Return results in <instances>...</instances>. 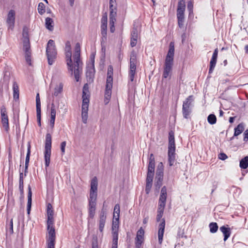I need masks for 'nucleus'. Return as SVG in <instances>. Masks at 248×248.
I'll use <instances>...</instances> for the list:
<instances>
[{"mask_svg":"<svg viewBox=\"0 0 248 248\" xmlns=\"http://www.w3.org/2000/svg\"><path fill=\"white\" fill-rule=\"evenodd\" d=\"M68 70L71 76L74 75L76 81H78L82 72V62L80 60V46L79 43L76 44L73 55L74 63L72 60V52L65 51Z\"/></svg>","mask_w":248,"mask_h":248,"instance_id":"obj_1","label":"nucleus"},{"mask_svg":"<svg viewBox=\"0 0 248 248\" xmlns=\"http://www.w3.org/2000/svg\"><path fill=\"white\" fill-rule=\"evenodd\" d=\"M174 54V46L173 42H170L169 45V49L165 60L164 70L162 77L166 78L169 77L171 72L173 65Z\"/></svg>","mask_w":248,"mask_h":248,"instance_id":"obj_2","label":"nucleus"},{"mask_svg":"<svg viewBox=\"0 0 248 248\" xmlns=\"http://www.w3.org/2000/svg\"><path fill=\"white\" fill-rule=\"evenodd\" d=\"M113 67L111 65H109L108 67L107 78L105 92L104 102L106 104L108 103L111 96L113 86Z\"/></svg>","mask_w":248,"mask_h":248,"instance_id":"obj_3","label":"nucleus"},{"mask_svg":"<svg viewBox=\"0 0 248 248\" xmlns=\"http://www.w3.org/2000/svg\"><path fill=\"white\" fill-rule=\"evenodd\" d=\"M46 53L47 55L48 63L49 65H52L55 59L56 58L57 50L54 41L52 40H49L47 44L46 48Z\"/></svg>","mask_w":248,"mask_h":248,"instance_id":"obj_4","label":"nucleus"},{"mask_svg":"<svg viewBox=\"0 0 248 248\" xmlns=\"http://www.w3.org/2000/svg\"><path fill=\"white\" fill-rule=\"evenodd\" d=\"M51 136L49 133H47L46 136L45 140V165L47 167L50 163V158L51 155Z\"/></svg>","mask_w":248,"mask_h":248,"instance_id":"obj_5","label":"nucleus"},{"mask_svg":"<svg viewBox=\"0 0 248 248\" xmlns=\"http://www.w3.org/2000/svg\"><path fill=\"white\" fill-rule=\"evenodd\" d=\"M193 96L190 95L184 101L182 108V112L185 118L187 119L188 116L191 112V108L193 106Z\"/></svg>","mask_w":248,"mask_h":248,"instance_id":"obj_6","label":"nucleus"},{"mask_svg":"<svg viewBox=\"0 0 248 248\" xmlns=\"http://www.w3.org/2000/svg\"><path fill=\"white\" fill-rule=\"evenodd\" d=\"M130 60V70L129 72V76L130 80L131 82L134 81L135 75L136 74L137 57L134 52L131 53Z\"/></svg>","mask_w":248,"mask_h":248,"instance_id":"obj_7","label":"nucleus"},{"mask_svg":"<svg viewBox=\"0 0 248 248\" xmlns=\"http://www.w3.org/2000/svg\"><path fill=\"white\" fill-rule=\"evenodd\" d=\"M96 199L89 198L88 204V217L93 218L95 214Z\"/></svg>","mask_w":248,"mask_h":248,"instance_id":"obj_8","label":"nucleus"},{"mask_svg":"<svg viewBox=\"0 0 248 248\" xmlns=\"http://www.w3.org/2000/svg\"><path fill=\"white\" fill-rule=\"evenodd\" d=\"M98 186V181L96 177H94L91 181V189L90 192V198L93 199L97 198V191Z\"/></svg>","mask_w":248,"mask_h":248,"instance_id":"obj_9","label":"nucleus"},{"mask_svg":"<svg viewBox=\"0 0 248 248\" xmlns=\"http://www.w3.org/2000/svg\"><path fill=\"white\" fill-rule=\"evenodd\" d=\"M23 49H30V43L29 37V30L26 27H24L22 31Z\"/></svg>","mask_w":248,"mask_h":248,"instance_id":"obj_10","label":"nucleus"},{"mask_svg":"<svg viewBox=\"0 0 248 248\" xmlns=\"http://www.w3.org/2000/svg\"><path fill=\"white\" fill-rule=\"evenodd\" d=\"M109 19H116L117 15V4L116 0H109Z\"/></svg>","mask_w":248,"mask_h":248,"instance_id":"obj_11","label":"nucleus"},{"mask_svg":"<svg viewBox=\"0 0 248 248\" xmlns=\"http://www.w3.org/2000/svg\"><path fill=\"white\" fill-rule=\"evenodd\" d=\"M15 22V12L14 10H10L8 14L6 19V23L8 26V28L13 30L14 27Z\"/></svg>","mask_w":248,"mask_h":248,"instance_id":"obj_12","label":"nucleus"},{"mask_svg":"<svg viewBox=\"0 0 248 248\" xmlns=\"http://www.w3.org/2000/svg\"><path fill=\"white\" fill-rule=\"evenodd\" d=\"M1 117L3 127L4 128L5 131L8 132L9 130L8 118L7 115L6 110L4 108L1 109Z\"/></svg>","mask_w":248,"mask_h":248,"instance_id":"obj_13","label":"nucleus"},{"mask_svg":"<svg viewBox=\"0 0 248 248\" xmlns=\"http://www.w3.org/2000/svg\"><path fill=\"white\" fill-rule=\"evenodd\" d=\"M47 228L48 233V241H55L56 239L55 231L53 227V222H47Z\"/></svg>","mask_w":248,"mask_h":248,"instance_id":"obj_14","label":"nucleus"},{"mask_svg":"<svg viewBox=\"0 0 248 248\" xmlns=\"http://www.w3.org/2000/svg\"><path fill=\"white\" fill-rule=\"evenodd\" d=\"M175 148H168V161L170 166L173 165L175 161Z\"/></svg>","mask_w":248,"mask_h":248,"instance_id":"obj_15","label":"nucleus"},{"mask_svg":"<svg viewBox=\"0 0 248 248\" xmlns=\"http://www.w3.org/2000/svg\"><path fill=\"white\" fill-rule=\"evenodd\" d=\"M165 222V220L163 219L162 221L159 225L158 231V242L159 244H161L163 241V235L164 232Z\"/></svg>","mask_w":248,"mask_h":248,"instance_id":"obj_16","label":"nucleus"},{"mask_svg":"<svg viewBox=\"0 0 248 248\" xmlns=\"http://www.w3.org/2000/svg\"><path fill=\"white\" fill-rule=\"evenodd\" d=\"M105 202H104L102 208L99 214V223H105L106 220L107 207L105 206Z\"/></svg>","mask_w":248,"mask_h":248,"instance_id":"obj_17","label":"nucleus"},{"mask_svg":"<svg viewBox=\"0 0 248 248\" xmlns=\"http://www.w3.org/2000/svg\"><path fill=\"white\" fill-rule=\"evenodd\" d=\"M86 84L85 85L83 89V95H82V105H86L89 106V94L87 93L88 92V89L86 88Z\"/></svg>","mask_w":248,"mask_h":248,"instance_id":"obj_18","label":"nucleus"},{"mask_svg":"<svg viewBox=\"0 0 248 248\" xmlns=\"http://www.w3.org/2000/svg\"><path fill=\"white\" fill-rule=\"evenodd\" d=\"M220 231L224 235V241H226L231 235V230L228 225L222 226L219 228Z\"/></svg>","mask_w":248,"mask_h":248,"instance_id":"obj_19","label":"nucleus"},{"mask_svg":"<svg viewBox=\"0 0 248 248\" xmlns=\"http://www.w3.org/2000/svg\"><path fill=\"white\" fill-rule=\"evenodd\" d=\"M53 210L52 206L50 203H48L47 205V222H53Z\"/></svg>","mask_w":248,"mask_h":248,"instance_id":"obj_20","label":"nucleus"},{"mask_svg":"<svg viewBox=\"0 0 248 248\" xmlns=\"http://www.w3.org/2000/svg\"><path fill=\"white\" fill-rule=\"evenodd\" d=\"M63 84L62 82L59 83L57 84L52 93V95L54 96H58L60 94L62 93L63 92Z\"/></svg>","mask_w":248,"mask_h":248,"instance_id":"obj_21","label":"nucleus"},{"mask_svg":"<svg viewBox=\"0 0 248 248\" xmlns=\"http://www.w3.org/2000/svg\"><path fill=\"white\" fill-rule=\"evenodd\" d=\"M88 107L89 106H86L85 105H82L81 116L84 124H86L87 122Z\"/></svg>","mask_w":248,"mask_h":248,"instance_id":"obj_22","label":"nucleus"},{"mask_svg":"<svg viewBox=\"0 0 248 248\" xmlns=\"http://www.w3.org/2000/svg\"><path fill=\"white\" fill-rule=\"evenodd\" d=\"M186 7L184 6L182 3L180 4V6L178 5L177 9V18H184V12L185 11Z\"/></svg>","mask_w":248,"mask_h":248,"instance_id":"obj_23","label":"nucleus"},{"mask_svg":"<svg viewBox=\"0 0 248 248\" xmlns=\"http://www.w3.org/2000/svg\"><path fill=\"white\" fill-rule=\"evenodd\" d=\"M168 148H175L174 134L172 131L169 133V146Z\"/></svg>","mask_w":248,"mask_h":248,"instance_id":"obj_24","label":"nucleus"},{"mask_svg":"<svg viewBox=\"0 0 248 248\" xmlns=\"http://www.w3.org/2000/svg\"><path fill=\"white\" fill-rule=\"evenodd\" d=\"M13 97L15 100L19 99V87L16 81L13 82Z\"/></svg>","mask_w":248,"mask_h":248,"instance_id":"obj_25","label":"nucleus"},{"mask_svg":"<svg viewBox=\"0 0 248 248\" xmlns=\"http://www.w3.org/2000/svg\"><path fill=\"white\" fill-rule=\"evenodd\" d=\"M245 129V124L241 123L239 124L235 128L234 136H237L241 134Z\"/></svg>","mask_w":248,"mask_h":248,"instance_id":"obj_26","label":"nucleus"},{"mask_svg":"<svg viewBox=\"0 0 248 248\" xmlns=\"http://www.w3.org/2000/svg\"><path fill=\"white\" fill-rule=\"evenodd\" d=\"M163 179V174H161V173L159 174H156L155 178V186L159 188L160 186H162V181Z\"/></svg>","mask_w":248,"mask_h":248,"instance_id":"obj_27","label":"nucleus"},{"mask_svg":"<svg viewBox=\"0 0 248 248\" xmlns=\"http://www.w3.org/2000/svg\"><path fill=\"white\" fill-rule=\"evenodd\" d=\"M120 212V205L119 204H116L114 206L113 212V219L116 221H119V220Z\"/></svg>","mask_w":248,"mask_h":248,"instance_id":"obj_28","label":"nucleus"},{"mask_svg":"<svg viewBox=\"0 0 248 248\" xmlns=\"http://www.w3.org/2000/svg\"><path fill=\"white\" fill-rule=\"evenodd\" d=\"M112 244L111 248H118V232H112Z\"/></svg>","mask_w":248,"mask_h":248,"instance_id":"obj_29","label":"nucleus"},{"mask_svg":"<svg viewBox=\"0 0 248 248\" xmlns=\"http://www.w3.org/2000/svg\"><path fill=\"white\" fill-rule=\"evenodd\" d=\"M217 56L212 55L211 60L210 62V68L209 70V73H211L213 72V69H214L217 60Z\"/></svg>","mask_w":248,"mask_h":248,"instance_id":"obj_30","label":"nucleus"},{"mask_svg":"<svg viewBox=\"0 0 248 248\" xmlns=\"http://www.w3.org/2000/svg\"><path fill=\"white\" fill-rule=\"evenodd\" d=\"M53 21L52 18L47 17L46 18V27L48 30L52 31L53 30V25H52Z\"/></svg>","mask_w":248,"mask_h":248,"instance_id":"obj_31","label":"nucleus"},{"mask_svg":"<svg viewBox=\"0 0 248 248\" xmlns=\"http://www.w3.org/2000/svg\"><path fill=\"white\" fill-rule=\"evenodd\" d=\"M135 245L136 248H140L144 241V236L137 235L135 239Z\"/></svg>","mask_w":248,"mask_h":248,"instance_id":"obj_32","label":"nucleus"},{"mask_svg":"<svg viewBox=\"0 0 248 248\" xmlns=\"http://www.w3.org/2000/svg\"><path fill=\"white\" fill-rule=\"evenodd\" d=\"M240 167L243 169H246L248 167V156H245L240 161Z\"/></svg>","mask_w":248,"mask_h":248,"instance_id":"obj_33","label":"nucleus"},{"mask_svg":"<svg viewBox=\"0 0 248 248\" xmlns=\"http://www.w3.org/2000/svg\"><path fill=\"white\" fill-rule=\"evenodd\" d=\"M165 207H163L161 205H158L157 209V215L156 216V220L159 221L163 216L164 209Z\"/></svg>","mask_w":248,"mask_h":248,"instance_id":"obj_34","label":"nucleus"},{"mask_svg":"<svg viewBox=\"0 0 248 248\" xmlns=\"http://www.w3.org/2000/svg\"><path fill=\"white\" fill-rule=\"evenodd\" d=\"M209 227L210 229V232L212 233L216 232L218 228V225L216 222L210 223L209 225Z\"/></svg>","mask_w":248,"mask_h":248,"instance_id":"obj_35","label":"nucleus"},{"mask_svg":"<svg viewBox=\"0 0 248 248\" xmlns=\"http://www.w3.org/2000/svg\"><path fill=\"white\" fill-rule=\"evenodd\" d=\"M208 122L211 124H214L216 123L217 118L214 114H210L207 117Z\"/></svg>","mask_w":248,"mask_h":248,"instance_id":"obj_36","label":"nucleus"},{"mask_svg":"<svg viewBox=\"0 0 248 248\" xmlns=\"http://www.w3.org/2000/svg\"><path fill=\"white\" fill-rule=\"evenodd\" d=\"M37 9H38V13L40 15L44 14L46 12L45 6L43 2H40L38 4Z\"/></svg>","mask_w":248,"mask_h":248,"instance_id":"obj_37","label":"nucleus"},{"mask_svg":"<svg viewBox=\"0 0 248 248\" xmlns=\"http://www.w3.org/2000/svg\"><path fill=\"white\" fill-rule=\"evenodd\" d=\"M30 49H24V50L25 51V57H26V60L27 63L31 65V53L29 51Z\"/></svg>","mask_w":248,"mask_h":248,"instance_id":"obj_38","label":"nucleus"},{"mask_svg":"<svg viewBox=\"0 0 248 248\" xmlns=\"http://www.w3.org/2000/svg\"><path fill=\"white\" fill-rule=\"evenodd\" d=\"M101 34L103 38H107V25H101Z\"/></svg>","mask_w":248,"mask_h":248,"instance_id":"obj_39","label":"nucleus"},{"mask_svg":"<svg viewBox=\"0 0 248 248\" xmlns=\"http://www.w3.org/2000/svg\"><path fill=\"white\" fill-rule=\"evenodd\" d=\"M131 37L137 39L138 38V30L137 27H136L135 25H134L132 31H131Z\"/></svg>","mask_w":248,"mask_h":248,"instance_id":"obj_40","label":"nucleus"},{"mask_svg":"<svg viewBox=\"0 0 248 248\" xmlns=\"http://www.w3.org/2000/svg\"><path fill=\"white\" fill-rule=\"evenodd\" d=\"M36 110H41V101L39 93H37L36 96Z\"/></svg>","mask_w":248,"mask_h":248,"instance_id":"obj_41","label":"nucleus"},{"mask_svg":"<svg viewBox=\"0 0 248 248\" xmlns=\"http://www.w3.org/2000/svg\"><path fill=\"white\" fill-rule=\"evenodd\" d=\"M30 154H31V145H30V143L29 142L28 145L27 153L26 160H25V164H29V161H30Z\"/></svg>","mask_w":248,"mask_h":248,"instance_id":"obj_42","label":"nucleus"},{"mask_svg":"<svg viewBox=\"0 0 248 248\" xmlns=\"http://www.w3.org/2000/svg\"><path fill=\"white\" fill-rule=\"evenodd\" d=\"M119 228V221L113 219L112 230V232H118Z\"/></svg>","mask_w":248,"mask_h":248,"instance_id":"obj_43","label":"nucleus"},{"mask_svg":"<svg viewBox=\"0 0 248 248\" xmlns=\"http://www.w3.org/2000/svg\"><path fill=\"white\" fill-rule=\"evenodd\" d=\"M166 198L163 197L162 195H160L158 205H161L163 207H165L166 205Z\"/></svg>","mask_w":248,"mask_h":248,"instance_id":"obj_44","label":"nucleus"},{"mask_svg":"<svg viewBox=\"0 0 248 248\" xmlns=\"http://www.w3.org/2000/svg\"><path fill=\"white\" fill-rule=\"evenodd\" d=\"M116 19H109L110 31L113 33L115 31L114 24Z\"/></svg>","mask_w":248,"mask_h":248,"instance_id":"obj_45","label":"nucleus"},{"mask_svg":"<svg viewBox=\"0 0 248 248\" xmlns=\"http://www.w3.org/2000/svg\"><path fill=\"white\" fill-rule=\"evenodd\" d=\"M154 175V172H150L148 171L146 178V182H152Z\"/></svg>","mask_w":248,"mask_h":248,"instance_id":"obj_46","label":"nucleus"},{"mask_svg":"<svg viewBox=\"0 0 248 248\" xmlns=\"http://www.w3.org/2000/svg\"><path fill=\"white\" fill-rule=\"evenodd\" d=\"M155 162H149L148 165V171L154 172Z\"/></svg>","mask_w":248,"mask_h":248,"instance_id":"obj_47","label":"nucleus"},{"mask_svg":"<svg viewBox=\"0 0 248 248\" xmlns=\"http://www.w3.org/2000/svg\"><path fill=\"white\" fill-rule=\"evenodd\" d=\"M152 186V182H146V187H145V192H146V194L149 193V192L151 190Z\"/></svg>","mask_w":248,"mask_h":248,"instance_id":"obj_48","label":"nucleus"},{"mask_svg":"<svg viewBox=\"0 0 248 248\" xmlns=\"http://www.w3.org/2000/svg\"><path fill=\"white\" fill-rule=\"evenodd\" d=\"M161 173V174H163V166L162 163H160L157 167V169L156 170V174H159Z\"/></svg>","mask_w":248,"mask_h":248,"instance_id":"obj_49","label":"nucleus"},{"mask_svg":"<svg viewBox=\"0 0 248 248\" xmlns=\"http://www.w3.org/2000/svg\"><path fill=\"white\" fill-rule=\"evenodd\" d=\"M92 248H98L97 239L95 237H93V239Z\"/></svg>","mask_w":248,"mask_h":248,"instance_id":"obj_50","label":"nucleus"},{"mask_svg":"<svg viewBox=\"0 0 248 248\" xmlns=\"http://www.w3.org/2000/svg\"><path fill=\"white\" fill-rule=\"evenodd\" d=\"M56 110L54 104H51V111H50V117H56Z\"/></svg>","mask_w":248,"mask_h":248,"instance_id":"obj_51","label":"nucleus"},{"mask_svg":"<svg viewBox=\"0 0 248 248\" xmlns=\"http://www.w3.org/2000/svg\"><path fill=\"white\" fill-rule=\"evenodd\" d=\"M41 110H36L37 120L39 126H41Z\"/></svg>","mask_w":248,"mask_h":248,"instance_id":"obj_52","label":"nucleus"},{"mask_svg":"<svg viewBox=\"0 0 248 248\" xmlns=\"http://www.w3.org/2000/svg\"><path fill=\"white\" fill-rule=\"evenodd\" d=\"M66 141H63L61 144V150L62 152V155H63L65 153V148L66 146Z\"/></svg>","mask_w":248,"mask_h":248,"instance_id":"obj_53","label":"nucleus"},{"mask_svg":"<svg viewBox=\"0 0 248 248\" xmlns=\"http://www.w3.org/2000/svg\"><path fill=\"white\" fill-rule=\"evenodd\" d=\"M160 195H162L163 197H166L167 198V188L165 186H164L162 188Z\"/></svg>","mask_w":248,"mask_h":248,"instance_id":"obj_54","label":"nucleus"},{"mask_svg":"<svg viewBox=\"0 0 248 248\" xmlns=\"http://www.w3.org/2000/svg\"><path fill=\"white\" fill-rule=\"evenodd\" d=\"M31 205V198H28V203H27V212L29 214Z\"/></svg>","mask_w":248,"mask_h":248,"instance_id":"obj_55","label":"nucleus"},{"mask_svg":"<svg viewBox=\"0 0 248 248\" xmlns=\"http://www.w3.org/2000/svg\"><path fill=\"white\" fill-rule=\"evenodd\" d=\"M108 18L107 16H103L101 19V25H107Z\"/></svg>","mask_w":248,"mask_h":248,"instance_id":"obj_56","label":"nucleus"},{"mask_svg":"<svg viewBox=\"0 0 248 248\" xmlns=\"http://www.w3.org/2000/svg\"><path fill=\"white\" fill-rule=\"evenodd\" d=\"M19 188L21 194L23 193L24 192V181H19Z\"/></svg>","mask_w":248,"mask_h":248,"instance_id":"obj_57","label":"nucleus"},{"mask_svg":"<svg viewBox=\"0 0 248 248\" xmlns=\"http://www.w3.org/2000/svg\"><path fill=\"white\" fill-rule=\"evenodd\" d=\"M65 51H71V44L69 41H67L65 43Z\"/></svg>","mask_w":248,"mask_h":248,"instance_id":"obj_58","label":"nucleus"},{"mask_svg":"<svg viewBox=\"0 0 248 248\" xmlns=\"http://www.w3.org/2000/svg\"><path fill=\"white\" fill-rule=\"evenodd\" d=\"M137 39L131 37L130 46L131 47L136 46L137 43Z\"/></svg>","mask_w":248,"mask_h":248,"instance_id":"obj_59","label":"nucleus"},{"mask_svg":"<svg viewBox=\"0 0 248 248\" xmlns=\"http://www.w3.org/2000/svg\"><path fill=\"white\" fill-rule=\"evenodd\" d=\"M144 231L142 227H140L137 232V235L144 236Z\"/></svg>","mask_w":248,"mask_h":248,"instance_id":"obj_60","label":"nucleus"},{"mask_svg":"<svg viewBox=\"0 0 248 248\" xmlns=\"http://www.w3.org/2000/svg\"><path fill=\"white\" fill-rule=\"evenodd\" d=\"M178 24L180 28H183L184 26V18H177Z\"/></svg>","mask_w":248,"mask_h":248,"instance_id":"obj_61","label":"nucleus"},{"mask_svg":"<svg viewBox=\"0 0 248 248\" xmlns=\"http://www.w3.org/2000/svg\"><path fill=\"white\" fill-rule=\"evenodd\" d=\"M228 157L227 155L224 153H220L218 155V158L222 160H224Z\"/></svg>","mask_w":248,"mask_h":248,"instance_id":"obj_62","label":"nucleus"},{"mask_svg":"<svg viewBox=\"0 0 248 248\" xmlns=\"http://www.w3.org/2000/svg\"><path fill=\"white\" fill-rule=\"evenodd\" d=\"M55 241H48L47 248H54Z\"/></svg>","mask_w":248,"mask_h":248,"instance_id":"obj_63","label":"nucleus"},{"mask_svg":"<svg viewBox=\"0 0 248 248\" xmlns=\"http://www.w3.org/2000/svg\"><path fill=\"white\" fill-rule=\"evenodd\" d=\"M248 140V129H247L244 133V140L247 141Z\"/></svg>","mask_w":248,"mask_h":248,"instance_id":"obj_64","label":"nucleus"}]
</instances>
